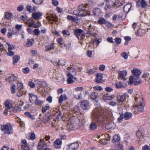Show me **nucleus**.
Returning <instances> with one entry per match:
<instances>
[{
  "mask_svg": "<svg viewBox=\"0 0 150 150\" xmlns=\"http://www.w3.org/2000/svg\"><path fill=\"white\" fill-rule=\"evenodd\" d=\"M107 115L103 110L97 108L94 110L92 113V118L95 122L102 123L106 120Z\"/></svg>",
  "mask_w": 150,
  "mask_h": 150,
  "instance_id": "obj_1",
  "label": "nucleus"
},
{
  "mask_svg": "<svg viewBox=\"0 0 150 150\" xmlns=\"http://www.w3.org/2000/svg\"><path fill=\"white\" fill-rule=\"evenodd\" d=\"M133 76L130 77L129 79V82L130 84L134 83L135 85H138L142 82L139 79V77L142 72L141 71L135 69L132 70Z\"/></svg>",
  "mask_w": 150,
  "mask_h": 150,
  "instance_id": "obj_2",
  "label": "nucleus"
},
{
  "mask_svg": "<svg viewBox=\"0 0 150 150\" xmlns=\"http://www.w3.org/2000/svg\"><path fill=\"white\" fill-rule=\"evenodd\" d=\"M135 107L134 113L136 114L139 111L142 112L144 109V106L143 104V100L142 98L139 95L137 94L134 97Z\"/></svg>",
  "mask_w": 150,
  "mask_h": 150,
  "instance_id": "obj_3",
  "label": "nucleus"
},
{
  "mask_svg": "<svg viewBox=\"0 0 150 150\" xmlns=\"http://www.w3.org/2000/svg\"><path fill=\"white\" fill-rule=\"evenodd\" d=\"M50 143L48 142H45L44 140L42 139L40 142H39L38 146V150H52L51 149L47 147L50 146Z\"/></svg>",
  "mask_w": 150,
  "mask_h": 150,
  "instance_id": "obj_4",
  "label": "nucleus"
},
{
  "mask_svg": "<svg viewBox=\"0 0 150 150\" xmlns=\"http://www.w3.org/2000/svg\"><path fill=\"white\" fill-rule=\"evenodd\" d=\"M1 130L4 131L5 134H12L13 132V129L12 126L10 124L2 126Z\"/></svg>",
  "mask_w": 150,
  "mask_h": 150,
  "instance_id": "obj_5",
  "label": "nucleus"
},
{
  "mask_svg": "<svg viewBox=\"0 0 150 150\" xmlns=\"http://www.w3.org/2000/svg\"><path fill=\"white\" fill-rule=\"evenodd\" d=\"M5 106L6 108L4 112V115H7L8 112H11L12 111H13L14 110V109L13 107L11 101H6L5 103Z\"/></svg>",
  "mask_w": 150,
  "mask_h": 150,
  "instance_id": "obj_6",
  "label": "nucleus"
},
{
  "mask_svg": "<svg viewBox=\"0 0 150 150\" xmlns=\"http://www.w3.org/2000/svg\"><path fill=\"white\" fill-rule=\"evenodd\" d=\"M74 33L79 40H82L85 37V33L82 30L77 29L74 31Z\"/></svg>",
  "mask_w": 150,
  "mask_h": 150,
  "instance_id": "obj_7",
  "label": "nucleus"
},
{
  "mask_svg": "<svg viewBox=\"0 0 150 150\" xmlns=\"http://www.w3.org/2000/svg\"><path fill=\"white\" fill-rule=\"evenodd\" d=\"M46 18L49 20L50 23L52 24L55 23L58 21V18L56 16H54L53 14H47Z\"/></svg>",
  "mask_w": 150,
  "mask_h": 150,
  "instance_id": "obj_8",
  "label": "nucleus"
},
{
  "mask_svg": "<svg viewBox=\"0 0 150 150\" xmlns=\"http://www.w3.org/2000/svg\"><path fill=\"white\" fill-rule=\"evenodd\" d=\"M67 76L68 78L67 81L68 84H72L74 82V79L76 81H77L78 79V78L74 77V76L70 74H67Z\"/></svg>",
  "mask_w": 150,
  "mask_h": 150,
  "instance_id": "obj_9",
  "label": "nucleus"
},
{
  "mask_svg": "<svg viewBox=\"0 0 150 150\" xmlns=\"http://www.w3.org/2000/svg\"><path fill=\"white\" fill-rule=\"evenodd\" d=\"M118 73L119 75L118 79L119 80L124 81L126 80L125 78L127 74V72L126 71H118Z\"/></svg>",
  "mask_w": 150,
  "mask_h": 150,
  "instance_id": "obj_10",
  "label": "nucleus"
},
{
  "mask_svg": "<svg viewBox=\"0 0 150 150\" xmlns=\"http://www.w3.org/2000/svg\"><path fill=\"white\" fill-rule=\"evenodd\" d=\"M95 28V26H92L91 25H90L87 28L88 30L87 31V34H89L91 36H96V34L93 32Z\"/></svg>",
  "mask_w": 150,
  "mask_h": 150,
  "instance_id": "obj_11",
  "label": "nucleus"
},
{
  "mask_svg": "<svg viewBox=\"0 0 150 150\" xmlns=\"http://www.w3.org/2000/svg\"><path fill=\"white\" fill-rule=\"evenodd\" d=\"M47 86V83L45 82H41L39 86H38L37 91L41 92L43 91V89Z\"/></svg>",
  "mask_w": 150,
  "mask_h": 150,
  "instance_id": "obj_12",
  "label": "nucleus"
},
{
  "mask_svg": "<svg viewBox=\"0 0 150 150\" xmlns=\"http://www.w3.org/2000/svg\"><path fill=\"white\" fill-rule=\"evenodd\" d=\"M22 144L21 146V150H30L29 144L27 143L25 139H23L21 141Z\"/></svg>",
  "mask_w": 150,
  "mask_h": 150,
  "instance_id": "obj_13",
  "label": "nucleus"
},
{
  "mask_svg": "<svg viewBox=\"0 0 150 150\" xmlns=\"http://www.w3.org/2000/svg\"><path fill=\"white\" fill-rule=\"evenodd\" d=\"M81 107L84 110H87L89 106V103L87 100H84L82 101L81 104Z\"/></svg>",
  "mask_w": 150,
  "mask_h": 150,
  "instance_id": "obj_14",
  "label": "nucleus"
},
{
  "mask_svg": "<svg viewBox=\"0 0 150 150\" xmlns=\"http://www.w3.org/2000/svg\"><path fill=\"white\" fill-rule=\"evenodd\" d=\"M97 23L100 25L103 24H108L111 25V24L110 23L106 20L104 18L102 17L100 18L98 21Z\"/></svg>",
  "mask_w": 150,
  "mask_h": 150,
  "instance_id": "obj_15",
  "label": "nucleus"
},
{
  "mask_svg": "<svg viewBox=\"0 0 150 150\" xmlns=\"http://www.w3.org/2000/svg\"><path fill=\"white\" fill-rule=\"evenodd\" d=\"M125 97L126 96L124 94H118L117 96V99L119 103H122L125 100Z\"/></svg>",
  "mask_w": 150,
  "mask_h": 150,
  "instance_id": "obj_16",
  "label": "nucleus"
},
{
  "mask_svg": "<svg viewBox=\"0 0 150 150\" xmlns=\"http://www.w3.org/2000/svg\"><path fill=\"white\" fill-rule=\"evenodd\" d=\"M78 10L79 11V16H80L83 17L90 15V12L86 10L78 9Z\"/></svg>",
  "mask_w": 150,
  "mask_h": 150,
  "instance_id": "obj_17",
  "label": "nucleus"
},
{
  "mask_svg": "<svg viewBox=\"0 0 150 150\" xmlns=\"http://www.w3.org/2000/svg\"><path fill=\"white\" fill-rule=\"evenodd\" d=\"M29 99L30 103H34L35 100H37V96L33 93L29 94Z\"/></svg>",
  "mask_w": 150,
  "mask_h": 150,
  "instance_id": "obj_18",
  "label": "nucleus"
},
{
  "mask_svg": "<svg viewBox=\"0 0 150 150\" xmlns=\"http://www.w3.org/2000/svg\"><path fill=\"white\" fill-rule=\"evenodd\" d=\"M96 77L95 81L98 83H101L103 79L102 74H98L96 75Z\"/></svg>",
  "mask_w": 150,
  "mask_h": 150,
  "instance_id": "obj_19",
  "label": "nucleus"
},
{
  "mask_svg": "<svg viewBox=\"0 0 150 150\" xmlns=\"http://www.w3.org/2000/svg\"><path fill=\"white\" fill-rule=\"evenodd\" d=\"M17 79V77L14 75H11V76L7 79H6V81L8 83L13 82Z\"/></svg>",
  "mask_w": 150,
  "mask_h": 150,
  "instance_id": "obj_20",
  "label": "nucleus"
},
{
  "mask_svg": "<svg viewBox=\"0 0 150 150\" xmlns=\"http://www.w3.org/2000/svg\"><path fill=\"white\" fill-rule=\"evenodd\" d=\"M69 67L67 68L68 70V73L67 74H70L73 75V76H75L76 75V73L77 72V71L73 67Z\"/></svg>",
  "mask_w": 150,
  "mask_h": 150,
  "instance_id": "obj_21",
  "label": "nucleus"
},
{
  "mask_svg": "<svg viewBox=\"0 0 150 150\" xmlns=\"http://www.w3.org/2000/svg\"><path fill=\"white\" fill-rule=\"evenodd\" d=\"M132 5L130 3L126 4L124 7V11L126 13H128L130 11L131 7Z\"/></svg>",
  "mask_w": 150,
  "mask_h": 150,
  "instance_id": "obj_22",
  "label": "nucleus"
},
{
  "mask_svg": "<svg viewBox=\"0 0 150 150\" xmlns=\"http://www.w3.org/2000/svg\"><path fill=\"white\" fill-rule=\"evenodd\" d=\"M124 118L125 120H127L131 118L132 116V114L129 112H126L123 115Z\"/></svg>",
  "mask_w": 150,
  "mask_h": 150,
  "instance_id": "obj_23",
  "label": "nucleus"
},
{
  "mask_svg": "<svg viewBox=\"0 0 150 150\" xmlns=\"http://www.w3.org/2000/svg\"><path fill=\"white\" fill-rule=\"evenodd\" d=\"M62 143V142L61 139H58L55 140L54 142V146L56 148H59V146L61 145Z\"/></svg>",
  "mask_w": 150,
  "mask_h": 150,
  "instance_id": "obj_24",
  "label": "nucleus"
},
{
  "mask_svg": "<svg viewBox=\"0 0 150 150\" xmlns=\"http://www.w3.org/2000/svg\"><path fill=\"white\" fill-rule=\"evenodd\" d=\"M146 31L144 29L140 28L137 30L136 34L138 36H141L144 35Z\"/></svg>",
  "mask_w": 150,
  "mask_h": 150,
  "instance_id": "obj_25",
  "label": "nucleus"
},
{
  "mask_svg": "<svg viewBox=\"0 0 150 150\" xmlns=\"http://www.w3.org/2000/svg\"><path fill=\"white\" fill-rule=\"evenodd\" d=\"M41 16L42 14L40 12H34L32 14V17L35 20L39 19Z\"/></svg>",
  "mask_w": 150,
  "mask_h": 150,
  "instance_id": "obj_26",
  "label": "nucleus"
},
{
  "mask_svg": "<svg viewBox=\"0 0 150 150\" xmlns=\"http://www.w3.org/2000/svg\"><path fill=\"white\" fill-rule=\"evenodd\" d=\"M70 148H71L74 150L77 149L79 146L77 142H74L68 145Z\"/></svg>",
  "mask_w": 150,
  "mask_h": 150,
  "instance_id": "obj_27",
  "label": "nucleus"
},
{
  "mask_svg": "<svg viewBox=\"0 0 150 150\" xmlns=\"http://www.w3.org/2000/svg\"><path fill=\"white\" fill-rule=\"evenodd\" d=\"M88 5L87 4H80L77 7L78 9L85 10V8H87Z\"/></svg>",
  "mask_w": 150,
  "mask_h": 150,
  "instance_id": "obj_28",
  "label": "nucleus"
},
{
  "mask_svg": "<svg viewBox=\"0 0 150 150\" xmlns=\"http://www.w3.org/2000/svg\"><path fill=\"white\" fill-rule=\"evenodd\" d=\"M93 12L95 16H98L101 13V11L100 8H96L93 9Z\"/></svg>",
  "mask_w": 150,
  "mask_h": 150,
  "instance_id": "obj_29",
  "label": "nucleus"
},
{
  "mask_svg": "<svg viewBox=\"0 0 150 150\" xmlns=\"http://www.w3.org/2000/svg\"><path fill=\"white\" fill-rule=\"evenodd\" d=\"M115 87L118 88H122L125 87L126 85H124L122 84L121 82H118L116 83L115 84Z\"/></svg>",
  "mask_w": 150,
  "mask_h": 150,
  "instance_id": "obj_30",
  "label": "nucleus"
},
{
  "mask_svg": "<svg viewBox=\"0 0 150 150\" xmlns=\"http://www.w3.org/2000/svg\"><path fill=\"white\" fill-rule=\"evenodd\" d=\"M26 9L27 10L30 12H32L35 10L34 6L30 5H27L26 6Z\"/></svg>",
  "mask_w": 150,
  "mask_h": 150,
  "instance_id": "obj_31",
  "label": "nucleus"
},
{
  "mask_svg": "<svg viewBox=\"0 0 150 150\" xmlns=\"http://www.w3.org/2000/svg\"><path fill=\"white\" fill-rule=\"evenodd\" d=\"M67 97L66 95L65 94L62 95L59 97V103H61L63 101H64L66 99Z\"/></svg>",
  "mask_w": 150,
  "mask_h": 150,
  "instance_id": "obj_32",
  "label": "nucleus"
},
{
  "mask_svg": "<svg viewBox=\"0 0 150 150\" xmlns=\"http://www.w3.org/2000/svg\"><path fill=\"white\" fill-rule=\"evenodd\" d=\"M54 47L53 44H51L50 46H46L45 47V51L47 52H49L54 49Z\"/></svg>",
  "mask_w": 150,
  "mask_h": 150,
  "instance_id": "obj_33",
  "label": "nucleus"
},
{
  "mask_svg": "<svg viewBox=\"0 0 150 150\" xmlns=\"http://www.w3.org/2000/svg\"><path fill=\"white\" fill-rule=\"evenodd\" d=\"M74 98L77 100H81L82 98L81 93V92L75 93Z\"/></svg>",
  "mask_w": 150,
  "mask_h": 150,
  "instance_id": "obj_34",
  "label": "nucleus"
},
{
  "mask_svg": "<svg viewBox=\"0 0 150 150\" xmlns=\"http://www.w3.org/2000/svg\"><path fill=\"white\" fill-rule=\"evenodd\" d=\"M90 96L93 100H95L98 98V95L96 92H93L91 93Z\"/></svg>",
  "mask_w": 150,
  "mask_h": 150,
  "instance_id": "obj_35",
  "label": "nucleus"
},
{
  "mask_svg": "<svg viewBox=\"0 0 150 150\" xmlns=\"http://www.w3.org/2000/svg\"><path fill=\"white\" fill-rule=\"evenodd\" d=\"M113 97L112 96H108V94H105L103 96V98L104 100H111Z\"/></svg>",
  "mask_w": 150,
  "mask_h": 150,
  "instance_id": "obj_36",
  "label": "nucleus"
},
{
  "mask_svg": "<svg viewBox=\"0 0 150 150\" xmlns=\"http://www.w3.org/2000/svg\"><path fill=\"white\" fill-rule=\"evenodd\" d=\"M24 114L32 120H34L35 119V117L34 116L32 115V114L30 112H25Z\"/></svg>",
  "mask_w": 150,
  "mask_h": 150,
  "instance_id": "obj_37",
  "label": "nucleus"
},
{
  "mask_svg": "<svg viewBox=\"0 0 150 150\" xmlns=\"http://www.w3.org/2000/svg\"><path fill=\"white\" fill-rule=\"evenodd\" d=\"M115 42L117 44H115L114 45V47H116L121 43V39L120 38L116 37L114 39Z\"/></svg>",
  "mask_w": 150,
  "mask_h": 150,
  "instance_id": "obj_38",
  "label": "nucleus"
},
{
  "mask_svg": "<svg viewBox=\"0 0 150 150\" xmlns=\"http://www.w3.org/2000/svg\"><path fill=\"white\" fill-rule=\"evenodd\" d=\"M20 58L17 55H15L13 57V64H15L19 60Z\"/></svg>",
  "mask_w": 150,
  "mask_h": 150,
  "instance_id": "obj_39",
  "label": "nucleus"
},
{
  "mask_svg": "<svg viewBox=\"0 0 150 150\" xmlns=\"http://www.w3.org/2000/svg\"><path fill=\"white\" fill-rule=\"evenodd\" d=\"M34 40L33 39H31L29 40L27 43L25 45V46L27 47L31 46L33 44Z\"/></svg>",
  "mask_w": 150,
  "mask_h": 150,
  "instance_id": "obj_40",
  "label": "nucleus"
},
{
  "mask_svg": "<svg viewBox=\"0 0 150 150\" xmlns=\"http://www.w3.org/2000/svg\"><path fill=\"white\" fill-rule=\"evenodd\" d=\"M50 108V106L48 104H46L45 106L42 107V113L45 112L47 110H49Z\"/></svg>",
  "mask_w": 150,
  "mask_h": 150,
  "instance_id": "obj_41",
  "label": "nucleus"
},
{
  "mask_svg": "<svg viewBox=\"0 0 150 150\" xmlns=\"http://www.w3.org/2000/svg\"><path fill=\"white\" fill-rule=\"evenodd\" d=\"M97 125L94 122H92L90 126V129L91 130H94L97 128Z\"/></svg>",
  "mask_w": 150,
  "mask_h": 150,
  "instance_id": "obj_42",
  "label": "nucleus"
},
{
  "mask_svg": "<svg viewBox=\"0 0 150 150\" xmlns=\"http://www.w3.org/2000/svg\"><path fill=\"white\" fill-rule=\"evenodd\" d=\"M17 89L18 90H23V84L21 83H19L17 85Z\"/></svg>",
  "mask_w": 150,
  "mask_h": 150,
  "instance_id": "obj_43",
  "label": "nucleus"
},
{
  "mask_svg": "<svg viewBox=\"0 0 150 150\" xmlns=\"http://www.w3.org/2000/svg\"><path fill=\"white\" fill-rule=\"evenodd\" d=\"M26 24H28V26L29 27H34V21L33 20H32L31 21L29 22V20H28L26 22Z\"/></svg>",
  "mask_w": 150,
  "mask_h": 150,
  "instance_id": "obj_44",
  "label": "nucleus"
},
{
  "mask_svg": "<svg viewBox=\"0 0 150 150\" xmlns=\"http://www.w3.org/2000/svg\"><path fill=\"white\" fill-rule=\"evenodd\" d=\"M96 69L95 68H93L92 69H88L87 73L90 74H92L95 73L96 71Z\"/></svg>",
  "mask_w": 150,
  "mask_h": 150,
  "instance_id": "obj_45",
  "label": "nucleus"
},
{
  "mask_svg": "<svg viewBox=\"0 0 150 150\" xmlns=\"http://www.w3.org/2000/svg\"><path fill=\"white\" fill-rule=\"evenodd\" d=\"M120 140V137L117 135H114L113 137L112 142H118Z\"/></svg>",
  "mask_w": 150,
  "mask_h": 150,
  "instance_id": "obj_46",
  "label": "nucleus"
},
{
  "mask_svg": "<svg viewBox=\"0 0 150 150\" xmlns=\"http://www.w3.org/2000/svg\"><path fill=\"white\" fill-rule=\"evenodd\" d=\"M145 0H142L140 1L141 4V6L142 8H144L147 5L146 2L145 1Z\"/></svg>",
  "mask_w": 150,
  "mask_h": 150,
  "instance_id": "obj_47",
  "label": "nucleus"
},
{
  "mask_svg": "<svg viewBox=\"0 0 150 150\" xmlns=\"http://www.w3.org/2000/svg\"><path fill=\"white\" fill-rule=\"evenodd\" d=\"M12 16V13L9 12H6V13L5 17V18L8 19H11Z\"/></svg>",
  "mask_w": 150,
  "mask_h": 150,
  "instance_id": "obj_48",
  "label": "nucleus"
},
{
  "mask_svg": "<svg viewBox=\"0 0 150 150\" xmlns=\"http://www.w3.org/2000/svg\"><path fill=\"white\" fill-rule=\"evenodd\" d=\"M33 32L34 35L35 36H38L39 35L40 33V31L39 29L37 28L34 29Z\"/></svg>",
  "mask_w": 150,
  "mask_h": 150,
  "instance_id": "obj_49",
  "label": "nucleus"
},
{
  "mask_svg": "<svg viewBox=\"0 0 150 150\" xmlns=\"http://www.w3.org/2000/svg\"><path fill=\"white\" fill-rule=\"evenodd\" d=\"M43 102L42 101L38 99L37 98V100H35V105H41L43 103Z\"/></svg>",
  "mask_w": 150,
  "mask_h": 150,
  "instance_id": "obj_50",
  "label": "nucleus"
},
{
  "mask_svg": "<svg viewBox=\"0 0 150 150\" xmlns=\"http://www.w3.org/2000/svg\"><path fill=\"white\" fill-rule=\"evenodd\" d=\"M23 91L22 90H18V91L16 93V95L18 97L21 96L23 93Z\"/></svg>",
  "mask_w": 150,
  "mask_h": 150,
  "instance_id": "obj_51",
  "label": "nucleus"
},
{
  "mask_svg": "<svg viewBox=\"0 0 150 150\" xmlns=\"http://www.w3.org/2000/svg\"><path fill=\"white\" fill-rule=\"evenodd\" d=\"M41 25L40 23L39 22H38L37 23H35L34 22L33 27L34 28H38L40 27Z\"/></svg>",
  "mask_w": 150,
  "mask_h": 150,
  "instance_id": "obj_52",
  "label": "nucleus"
},
{
  "mask_svg": "<svg viewBox=\"0 0 150 150\" xmlns=\"http://www.w3.org/2000/svg\"><path fill=\"white\" fill-rule=\"evenodd\" d=\"M15 88H16L15 85L14 84H11V93H15Z\"/></svg>",
  "mask_w": 150,
  "mask_h": 150,
  "instance_id": "obj_53",
  "label": "nucleus"
},
{
  "mask_svg": "<svg viewBox=\"0 0 150 150\" xmlns=\"http://www.w3.org/2000/svg\"><path fill=\"white\" fill-rule=\"evenodd\" d=\"M62 33L65 36L69 35L70 33L68 30H64L62 31Z\"/></svg>",
  "mask_w": 150,
  "mask_h": 150,
  "instance_id": "obj_54",
  "label": "nucleus"
},
{
  "mask_svg": "<svg viewBox=\"0 0 150 150\" xmlns=\"http://www.w3.org/2000/svg\"><path fill=\"white\" fill-rule=\"evenodd\" d=\"M142 132L141 130H139L137 133V137L139 139L143 135Z\"/></svg>",
  "mask_w": 150,
  "mask_h": 150,
  "instance_id": "obj_55",
  "label": "nucleus"
},
{
  "mask_svg": "<svg viewBox=\"0 0 150 150\" xmlns=\"http://www.w3.org/2000/svg\"><path fill=\"white\" fill-rule=\"evenodd\" d=\"M122 56L125 59H127L128 58L127 54L126 52H124L121 54Z\"/></svg>",
  "mask_w": 150,
  "mask_h": 150,
  "instance_id": "obj_56",
  "label": "nucleus"
},
{
  "mask_svg": "<svg viewBox=\"0 0 150 150\" xmlns=\"http://www.w3.org/2000/svg\"><path fill=\"white\" fill-rule=\"evenodd\" d=\"M6 44L8 46V50H11L15 49L14 47L12 45H10L8 43H6Z\"/></svg>",
  "mask_w": 150,
  "mask_h": 150,
  "instance_id": "obj_57",
  "label": "nucleus"
},
{
  "mask_svg": "<svg viewBox=\"0 0 150 150\" xmlns=\"http://www.w3.org/2000/svg\"><path fill=\"white\" fill-rule=\"evenodd\" d=\"M24 6L23 5H19L17 8V10L19 11H21L23 9Z\"/></svg>",
  "mask_w": 150,
  "mask_h": 150,
  "instance_id": "obj_58",
  "label": "nucleus"
},
{
  "mask_svg": "<svg viewBox=\"0 0 150 150\" xmlns=\"http://www.w3.org/2000/svg\"><path fill=\"white\" fill-rule=\"evenodd\" d=\"M62 113L60 111L57 112L55 114L56 117L58 119H59L61 117Z\"/></svg>",
  "mask_w": 150,
  "mask_h": 150,
  "instance_id": "obj_59",
  "label": "nucleus"
},
{
  "mask_svg": "<svg viewBox=\"0 0 150 150\" xmlns=\"http://www.w3.org/2000/svg\"><path fill=\"white\" fill-rule=\"evenodd\" d=\"M67 18L68 20H71L72 21H75L76 20V18L75 17L69 15H68L67 16Z\"/></svg>",
  "mask_w": 150,
  "mask_h": 150,
  "instance_id": "obj_60",
  "label": "nucleus"
},
{
  "mask_svg": "<svg viewBox=\"0 0 150 150\" xmlns=\"http://www.w3.org/2000/svg\"><path fill=\"white\" fill-rule=\"evenodd\" d=\"M108 127L110 129L113 128L115 127L114 123L112 122H110L108 123Z\"/></svg>",
  "mask_w": 150,
  "mask_h": 150,
  "instance_id": "obj_61",
  "label": "nucleus"
},
{
  "mask_svg": "<svg viewBox=\"0 0 150 150\" xmlns=\"http://www.w3.org/2000/svg\"><path fill=\"white\" fill-rule=\"evenodd\" d=\"M17 105L18 106L19 108H20L21 109H22V106L23 104V102L21 100L20 101H18V102H17Z\"/></svg>",
  "mask_w": 150,
  "mask_h": 150,
  "instance_id": "obj_62",
  "label": "nucleus"
},
{
  "mask_svg": "<svg viewBox=\"0 0 150 150\" xmlns=\"http://www.w3.org/2000/svg\"><path fill=\"white\" fill-rule=\"evenodd\" d=\"M28 85L31 88H34L35 86V83L31 81L28 82Z\"/></svg>",
  "mask_w": 150,
  "mask_h": 150,
  "instance_id": "obj_63",
  "label": "nucleus"
},
{
  "mask_svg": "<svg viewBox=\"0 0 150 150\" xmlns=\"http://www.w3.org/2000/svg\"><path fill=\"white\" fill-rule=\"evenodd\" d=\"M142 149L143 150H150V147L147 145H145L142 147Z\"/></svg>",
  "mask_w": 150,
  "mask_h": 150,
  "instance_id": "obj_64",
  "label": "nucleus"
}]
</instances>
